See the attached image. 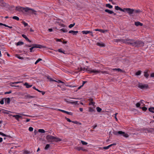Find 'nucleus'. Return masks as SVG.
I'll return each mask as SVG.
<instances>
[{"instance_id":"52","label":"nucleus","mask_w":154,"mask_h":154,"mask_svg":"<svg viewBox=\"0 0 154 154\" xmlns=\"http://www.w3.org/2000/svg\"><path fill=\"white\" fill-rule=\"evenodd\" d=\"M142 109L143 111H146L147 109V108L145 107H143L142 108L140 107Z\"/></svg>"},{"instance_id":"51","label":"nucleus","mask_w":154,"mask_h":154,"mask_svg":"<svg viewBox=\"0 0 154 154\" xmlns=\"http://www.w3.org/2000/svg\"><path fill=\"white\" fill-rule=\"evenodd\" d=\"M22 23L25 26H28V24L27 23L25 22L24 21L22 22Z\"/></svg>"},{"instance_id":"48","label":"nucleus","mask_w":154,"mask_h":154,"mask_svg":"<svg viewBox=\"0 0 154 154\" xmlns=\"http://www.w3.org/2000/svg\"><path fill=\"white\" fill-rule=\"evenodd\" d=\"M95 103L94 102H91L89 103V105L94 106Z\"/></svg>"},{"instance_id":"39","label":"nucleus","mask_w":154,"mask_h":154,"mask_svg":"<svg viewBox=\"0 0 154 154\" xmlns=\"http://www.w3.org/2000/svg\"><path fill=\"white\" fill-rule=\"evenodd\" d=\"M81 143H82V145H87L88 144V143L86 142H85V141H84L83 140H81Z\"/></svg>"},{"instance_id":"30","label":"nucleus","mask_w":154,"mask_h":154,"mask_svg":"<svg viewBox=\"0 0 154 154\" xmlns=\"http://www.w3.org/2000/svg\"><path fill=\"white\" fill-rule=\"evenodd\" d=\"M149 110L153 113H154V107H150L149 108Z\"/></svg>"},{"instance_id":"46","label":"nucleus","mask_w":154,"mask_h":154,"mask_svg":"<svg viewBox=\"0 0 154 154\" xmlns=\"http://www.w3.org/2000/svg\"><path fill=\"white\" fill-rule=\"evenodd\" d=\"M13 18L14 19L16 20H19V18L18 17H17L16 16H14L13 17Z\"/></svg>"},{"instance_id":"62","label":"nucleus","mask_w":154,"mask_h":154,"mask_svg":"<svg viewBox=\"0 0 154 154\" xmlns=\"http://www.w3.org/2000/svg\"><path fill=\"white\" fill-rule=\"evenodd\" d=\"M66 120L69 122H72V121H71L69 119L66 118Z\"/></svg>"},{"instance_id":"9","label":"nucleus","mask_w":154,"mask_h":154,"mask_svg":"<svg viewBox=\"0 0 154 154\" xmlns=\"http://www.w3.org/2000/svg\"><path fill=\"white\" fill-rule=\"evenodd\" d=\"M138 87L139 88L143 89L147 88H148V85H143L142 84H139Z\"/></svg>"},{"instance_id":"64","label":"nucleus","mask_w":154,"mask_h":154,"mask_svg":"<svg viewBox=\"0 0 154 154\" xmlns=\"http://www.w3.org/2000/svg\"><path fill=\"white\" fill-rule=\"evenodd\" d=\"M150 76L151 77H154V72L152 73L151 74Z\"/></svg>"},{"instance_id":"6","label":"nucleus","mask_w":154,"mask_h":154,"mask_svg":"<svg viewBox=\"0 0 154 154\" xmlns=\"http://www.w3.org/2000/svg\"><path fill=\"white\" fill-rule=\"evenodd\" d=\"M26 8H23L20 6H18L16 7V10L19 12H23V11L26 12L27 11Z\"/></svg>"},{"instance_id":"36","label":"nucleus","mask_w":154,"mask_h":154,"mask_svg":"<svg viewBox=\"0 0 154 154\" xmlns=\"http://www.w3.org/2000/svg\"><path fill=\"white\" fill-rule=\"evenodd\" d=\"M96 109L97 111L98 112H101V111L102 110V109L101 108H100V107H97Z\"/></svg>"},{"instance_id":"32","label":"nucleus","mask_w":154,"mask_h":154,"mask_svg":"<svg viewBox=\"0 0 154 154\" xmlns=\"http://www.w3.org/2000/svg\"><path fill=\"white\" fill-rule=\"evenodd\" d=\"M23 42H18L17 43L16 45L17 46L18 45H23Z\"/></svg>"},{"instance_id":"15","label":"nucleus","mask_w":154,"mask_h":154,"mask_svg":"<svg viewBox=\"0 0 154 154\" xmlns=\"http://www.w3.org/2000/svg\"><path fill=\"white\" fill-rule=\"evenodd\" d=\"M115 9L117 10H120L123 12H125L124 8L122 9L118 6H115Z\"/></svg>"},{"instance_id":"24","label":"nucleus","mask_w":154,"mask_h":154,"mask_svg":"<svg viewBox=\"0 0 154 154\" xmlns=\"http://www.w3.org/2000/svg\"><path fill=\"white\" fill-rule=\"evenodd\" d=\"M142 12V11H140V10L138 9V10H134V14H135V15L136 14H139L141 12Z\"/></svg>"},{"instance_id":"54","label":"nucleus","mask_w":154,"mask_h":154,"mask_svg":"<svg viewBox=\"0 0 154 154\" xmlns=\"http://www.w3.org/2000/svg\"><path fill=\"white\" fill-rule=\"evenodd\" d=\"M153 129H147V131L148 132H152L153 131Z\"/></svg>"},{"instance_id":"17","label":"nucleus","mask_w":154,"mask_h":154,"mask_svg":"<svg viewBox=\"0 0 154 154\" xmlns=\"http://www.w3.org/2000/svg\"><path fill=\"white\" fill-rule=\"evenodd\" d=\"M13 117H14L15 119L17 121H19V119L20 118V116L18 115H13Z\"/></svg>"},{"instance_id":"59","label":"nucleus","mask_w":154,"mask_h":154,"mask_svg":"<svg viewBox=\"0 0 154 154\" xmlns=\"http://www.w3.org/2000/svg\"><path fill=\"white\" fill-rule=\"evenodd\" d=\"M34 48H33V47L32 46V47L31 48H30L29 49V50H30V52H32L33 51H32V50L34 49Z\"/></svg>"},{"instance_id":"26","label":"nucleus","mask_w":154,"mask_h":154,"mask_svg":"<svg viewBox=\"0 0 154 154\" xmlns=\"http://www.w3.org/2000/svg\"><path fill=\"white\" fill-rule=\"evenodd\" d=\"M105 11L110 14H112L113 13V12L112 11L108 9H105Z\"/></svg>"},{"instance_id":"28","label":"nucleus","mask_w":154,"mask_h":154,"mask_svg":"<svg viewBox=\"0 0 154 154\" xmlns=\"http://www.w3.org/2000/svg\"><path fill=\"white\" fill-rule=\"evenodd\" d=\"M2 25L6 27H8L10 29H11L12 28V26H8L5 24H3L2 23H0V26H2Z\"/></svg>"},{"instance_id":"41","label":"nucleus","mask_w":154,"mask_h":154,"mask_svg":"<svg viewBox=\"0 0 154 154\" xmlns=\"http://www.w3.org/2000/svg\"><path fill=\"white\" fill-rule=\"evenodd\" d=\"M78 101H73V102H70V104H75V105H76L78 104Z\"/></svg>"},{"instance_id":"57","label":"nucleus","mask_w":154,"mask_h":154,"mask_svg":"<svg viewBox=\"0 0 154 154\" xmlns=\"http://www.w3.org/2000/svg\"><path fill=\"white\" fill-rule=\"evenodd\" d=\"M70 98H71V99H76V100H81V99H82V98H71V97H69Z\"/></svg>"},{"instance_id":"11","label":"nucleus","mask_w":154,"mask_h":154,"mask_svg":"<svg viewBox=\"0 0 154 154\" xmlns=\"http://www.w3.org/2000/svg\"><path fill=\"white\" fill-rule=\"evenodd\" d=\"M32 46L34 48H43L42 46L38 44H33L32 45Z\"/></svg>"},{"instance_id":"33","label":"nucleus","mask_w":154,"mask_h":154,"mask_svg":"<svg viewBox=\"0 0 154 154\" xmlns=\"http://www.w3.org/2000/svg\"><path fill=\"white\" fill-rule=\"evenodd\" d=\"M106 7H108L109 8H112V6L111 5L109 4H106Z\"/></svg>"},{"instance_id":"12","label":"nucleus","mask_w":154,"mask_h":154,"mask_svg":"<svg viewBox=\"0 0 154 154\" xmlns=\"http://www.w3.org/2000/svg\"><path fill=\"white\" fill-rule=\"evenodd\" d=\"M62 140L59 137L54 136V142H57L61 141Z\"/></svg>"},{"instance_id":"18","label":"nucleus","mask_w":154,"mask_h":154,"mask_svg":"<svg viewBox=\"0 0 154 154\" xmlns=\"http://www.w3.org/2000/svg\"><path fill=\"white\" fill-rule=\"evenodd\" d=\"M22 36L27 41L31 42V41L24 34L22 35Z\"/></svg>"},{"instance_id":"63","label":"nucleus","mask_w":154,"mask_h":154,"mask_svg":"<svg viewBox=\"0 0 154 154\" xmlns=\"http://www.w3.org/2000/svg\"><path fill=\"white\" fill-rule=\"evenodd\" d=\"M64 100L65 102H66L67 103H70V102H71L70 101H69L67 99H65Z\"/></svg>"},{"instance_id":"29","label":"nucleus","mask_w":154,"mask_h":154,"mask_svg":"<svg viewBox=\"0 0 154 154\" xmlns=\"http://www.w3.org/2000/svg\"><path fill=\"white\" fill-rule=\"evenodd\" d=\"M75 149L77 150L78 151H80L81 150H83V151L85 150V149H83L82 147H75Z\"/></svg>"},{"instance_id":"40","label":"nucleus","mask_w":154,"mask_h":154,"mask_svg":"<svg viewBox=\"0 0 154 154\" xmlns=\"http://www.w3.org/2000/svg\"><path fill=\"white\" fill-rule=\"evenodd\" d=\"M38 131L40 133H45V131L43 129H39L38 130Z\"/></svg>"},{"instance_id":"31","label":"nucleus","mask_w":154,"mask_h":154,"mask_svg":"<svg viewBox=\"0 0 154 154\" xmlns=\"http://www.w3.org/2000/svg\"><path fill=\"white\" fill-rule=\"evenodd\" d=\"M25 97L26 98H33L35 97L33 96H32L29 94L25 96Z\"/></svg>"},{"instance_id":"42","label":"nucleus","mask_w":154,"mask_h":154,"mask_svg":"<svg viewBox=\"0 0 154 154\" xmlns=\"http://www.w3.org/2000/svg\"><path fill=\"white\" fill-rule=\"evenodd\" d=\"M141 73V71H139L135 73V75H140Z\"/></svg>"},{"instance_id":"56","label":"nucleus","mask_w":154,"mask_h":154,"mask_svg":"<svg viewBox=\"0 0 154 154\" xmlns=\"http://www.w3.org/2000/svg\"><path fill=\"white\" fill-rule=\"evenodd\" d=\"M33 89L35 90H36L37 91H38L39 92H41V91H40L38 90V89L36 88H35V86L33 87Z\"/></svg>"},{"instance_id":"1","label":"nucleus","mask_w":154,"mask_h":154,"mask_svg":"<svg viewBox=\"0 0 154 154\" xmlns=\"http://www.w3.org/2000/svg\"><path fill=\"white\" fill-rule=\"evenodd\" d=\"M121 42L123 43L130 44L133 46H134L135 45V41L133 39H116L115 40V42Z\"/></svg>"},{"instance_id":"37","label":"nucleus","mask_w":154,"mask_h":154,"mask_svg":"<svg viewBox=\"0 0 154 154\" xmlns=\"http://www.w3.org/2000/svg\"><path fill=\"white\" fill-rule=\"evenodd\" d=\"M47 79H48L50 81H56V80H53L50 76H48Z\"/></svg>"},{"instance_id":"8","label":"nucleus","mask_w":154,"mask_h":154,"mask_svg":"<svg viewBox=\"0 0 154 154\" xmlns=\"http://www.w3.org/2000/svg\"><path fill=\"white\" fill-rule=\"evenodd\" d=\"M125 11H126L129 15L134 14V9L130 8H124Z\"/></svg>"},{"instance_id":"25","label":"nucleus","mask_w":154,"mask_h":154,"mask_svg":"<svg viewBox=\"0 0 154 154\" xmlns=\"http://www.w3.org/2000/svg\"><path fill=\"white\" fill-rule=\"evenodd\" d=\"M24 85L26 86V87L27 88H30L32 86V85H29V84L27 82H25L24 84Z\"/></svg>"},{"instance_id":"23","label":"nucleus","mask_w":154,"mask_h":154,"mask_svg":"<svg viewBox=\"0 0 154 154\" xmlns=\"http://www.w3.org/2000/svg\"><path fill=\"white\" fill-rule=\"evenodd\" d=\"M135 25L137 26H142L143 24L139 22H135Z\"/></svg>"},{"instance_id":"27","label":"nucleus","mask_w":154,"mask_h":154,"mask_svg":"<svg viewBox=\"0 0 154 154\" xmlns=\"http://www.w3.org/2000/svg\"><path fill=\"white\" fill-rule=\"evenodd\" d=\"M144 76L146 78H147L149 76V75L148 73V71H145L144 72Z\"/></svg>"},{"instance_id":"47","label":"nucleus","mask_w":154,"mask_h":154,"mask_svg":"<svg viewBox=\"0 0 154 154\" xmlns=\"http://www.w3.org/2000/svg\"><path fill=\"white\" fill-rule=\"evenodd\" d=\"M50 147V145L49 144H47L46 145L45 149V150H47Z\"/></svg>"},{"instance_id":"55","label":"nucleus","mask_w":154,"mask_h":154,"mask_svg":"<svg viewBox=\"0 0 154 154\" xmlns=\"http://www.w3.org/2000/svg\"><path fill=\"white\" fill-rule=\"evenodd\" d=\"M33 128L32 127H30L29 128V130L30 131H33Z\"/></svg>"},{"instance_id":"20","label":"nucleus","mask_w":154,"mask_h":154,"mask_svg":"<svg viewBox=\"0 0 154 154\" xmlns=\"http://www.w3.org/2000/svg\"><path fill=\"white\" fill-rule=\"evenodd\" d=\"M112 70L114 71H117L118 72H123L124 71L122 69H120L119 68H115L113 69Z\"/></svg>"},{"instance_id":"21","label":"nucleus","mask_w":154,"mask_h":154,"mask_svg":"<svg viewBox=\"0 0 154 154\" xmlns=\"http://www.w3.org/2000/svg\"><path fill=\"white\" fill-rule=\"evenodd\" d=\"M10 102V98H6L5 99V102L7 104H9Z\"/></svg>"},{"instance_id":"60","label":"nucleus","mask_w":154,"mask_h":154,"mask_svg":"<svg viewBox=\"0 0 154 154\" xmlns=\"http://www.w3.org/2000/svg\"><path fill=\"white\" fill-rule=\"evenodd\" d=\"M100 30L101 31H100V32H103V33H104L105 32H107V30H103V29H100Z\"/></svg>"},{"instance_id":"49","label":"nucleus","mask_w":154,"mask_h":154,"mask_svg":"<svg viewBox=\"0 0 154 154\" xmlns=\"http://www.w3.org/2000/svg\"><path fill=\"white\" fill-rule=\"evenodd\" d=\"M0 103L1 104H3L4 103V98H2L0 101Z\"/></svg>"},{"instance_id":"38","label":"nucleus","mask_w":154,"mask_h":154,"mask_svg":"<svg viewBox=\"0 0 154 154\" xmlns=\"http://www.w3.org/2000/svg\"><path fill=\"white\" fill-rule=\"evenodd\" d=\"M89 111L90 112H94L95 111V110L94 109L90 107L89 109Z\"/></svg>"},{"instance_id":"7","label":"nucleus","mask_w":154,"mask_h":154,"mask_svg":"<svg viewBox=\"0 0 154 154\" xmlns=\"http://www.w3.org/2000/svg\"><path fill=\"white\" fill-rule=\"evenodd\" d=\"M26 10H27V11H26V12H28L29 14H34L35 15L36 14V11L34 9L30 8L28 7L26 8Z\"/></svg>"},{"instance_id":"13","label":"nucleus","mask_w":154,"mask_h":154,"mask_svg":"<svg viewBox=\"0 0 154 154\" xmlns=\"http://www.w3.org/2000/svg\"><path fill=\"white\" fill-rule=\"evenodd\" d=\"M58 110L63 112L66 113L67 114L69 115H72V113L71 112H68L66 111L65 110H62V109H59Z\"/></svg>"},{"instance_id":"3","label":"nucleus","mask_w":154,"mask_h":154,"mask_svg":"<svg viewBox=\"0 0 154 154\" xmlns=\"http://www.w3.org/2000/svg\"><path fill=\"white\" fill-rule=\"evenodd\" d=\"M112 133L116 135H120L121 136H122L125 137H128L129 136V135L127 134L122 131H113L112 132Z\"/></svg>"},{"instance_id":"22","label":"nucleus","mask_w":154,"mask_h":154,"mask_svg":"<svg viewBox=\"0 0 154 154\" xmlns=\"http://www.w3.org/2000/svg\"><path fill=\"white\" fill-rule=\"evenodd\" d=\"M78 32V31H75L73 30H70L69 32V33H72L73 35H75Z\"/></svg>"},{"instance_id":"58","label":"nucleus","mask_w":154,"mask_h":154,"mask_svg":"<svg viewBox=\"0 0 154 154\" xmlns=\"http://www.w3.org/2000/svg\"><path fill=\"white\" fill-rule=\"evenodd\" d=\"M11 91H9L8 92H5V94H10L11 93Z\"/></svg>"},{"instance_id":"45","label":"nucleus","mask_w":154,"mask_h":154,"mask_svg":"<svg viewBox=\"0 0 154 154\" xmlns=\"http://www.w3.org/2000/svg\"><path fill=\"white\" fill-rule=\"evenodd\" d=\"M75 23L70 24L69 26V28H72V27H73V26H74V25H75Z\"/></svg>"},{"instance_id":"2","label":"nucleus","mask_w":154,"mask_h":154,"mask_svg":"<svg viewBox=\"0 0 154 154\" xmlns=\"http://www.w3.org/2000/svg\"><path fill=\"white\" fill-rule=\"evenodd\" d=\"M78 70H79L80 71H85V70L86 71L88 72L89 73H93L95 74H97L99 73L100 72V70L98 69H85V68H82L81 67L80 68H79Z\"/></svg>"},{"instance_id":"43","label":"nucleus","mask_w":154,"mask_h":154,"mask_svg":"<svg viewBox=\"0 0 154 154\" xmlns=\"http://www.w3.org/2000/svg\"><path fill=\"white\" fill-rule=\"evenodd\" d=\"M143 102H144L143 100H141L139 102L140 103V105H141L142 106H143L144 105H145Z\"/></svg>"},{"instance_id":"4","label":"nucleus","mask_w":154,"mask_h":154,"mask_svg":"<svg viewBox=\"0 0 154 154\" xmlns=\"http://www.w3.org/2000/svg\"><path fill=\"white\" fill-rule=\"evenodd\" d=\"M144 45V43L140 41H135V47H139L143 46Z\"/></svg>"},{"instance_id":"14","label":"nucleus","mask_w":154,"mask_h":154,"mask_svg":"<svg viewBox=\"0 0 154 154\" xmlns=\"http://www.w3.org/2000/svg\"><path fill=\"white\" fill-rule=\"evenodd\" d=\"M0 5L2 7H4L7 6V4L2 0H0Z\"/></svg>"},{"instance_id":"35","label":"nucleus","mask_w":154,"mask_h":154,"mask_svg":"<svg viewBox=\"0 0 154 154\" xmlns=\"http://www.w3.org/2000/svg\"><path fill=\"white\" fill-rule=\"evenodd\" d=\"M58 51V52L61 53H63L64 54H66V53H65V51H63L62 50V49H59Z\"/></svg>"},{"instance_id":"61","label":"nucleus","mask_w":154,"mask_h":154,"mask_svg":"<svg viewBox=\"0 0 154 154\" xmlns=\"http://www.w3.org/2000/svg\"><path fill=\"white\" fill-rule=\"evenodd\" d=\"M29 153V152L27 151H24L23 152L24 154H28Z\"/></svg>"},{"instance_id":"34","label":"nucleus","mask_w":154,"mask_h":154,"mask_svg":"<svg viewBox=\"0 0 154 154\" xmlns=\"http://www.w3.org/2000/svg\"><path fill=\"white\" fill-rule=\"evenodd\" d=\"M60 31H62L63 32H68V30L64 28H62L60 29Z\"/></svg>"},{"instance_id":"44","label":"nucleus","mask_w":154,"mask_h":154,"mask_svg":"<svg viewBox=\"0 0 154 154\" xmlns=\"http://www.w3.org/2000/svg\"><path fill=\"white\" fill-rule=\"evenodd\" d=\"M42 60V59L41 58H39L38 59L35 63V64H36Z\"/></svg>"},{"instance_id":"5","label":"nucleus","mask_w":154,"mask_h":154,"mask_svg":"<svg viewBox=\"0 0 154 154\" xmlns=\"http://www.w3.org/2000/svg\"><path fill=\"white\" fill-rule=\"evenodd\" d=\"M46 138L49 142H54V136L48 135L46 136Z\"/></svg>"},{"instance_id":"10","label":"nucleus","mask_w":154,"mask_h":154,"mask_svg":"<svg viewBox=\"0 0 154 154\" xmlns=\"http://www.w3.org/2000/svg\"><path fill=\"white\" fill-rule=\"evenodd\" d=\"M83 34H90V35L92 37L94 36V35L93 34L92 32L90 31H83L82 32Z\"/></svg>"},{"instance_id":"16","label":"nucleus","mask_w":154,"mask_h":154,"mask_svg":"<svg viewBox=\"0 0 154 154\" xmlns=\"http://www.w3.org/2000/svg\"><path fill=\"white\" fill-rule=\"evenodd\" d=\"M21 82H14L11 83H10V85L12 87L15 86V87H19V86H15V85H13V84H18L19 83H21Z\"/></svg>"},{"instance_id":"19","label":"nucleus","mask_w":154,"mask_h":154,"mask_svg":"<svg viewBox=\"0 0 154 154\" xmlns=\"http://www.w3.org/2000/svg\"><path fill=\"white\" fill-rule=\"evenodd\" d=\"M97 45L101 47H105V45L103 42H97Z\"/></svg>"},{"instance_id":"50","label":"nucleus","mask_w":154,"mask_h":154,"mask_svg":"<svg viewBox=\"0 0 154 154\" xmlns=\"http://www.w3.org/2000/svg\"><path fill=\"white\" fill-rule=\"evenodd\" d=\"M136 106L137 107H139L140 105V103L139 102L137 103H136Z\"/></svg>"},{"instance_id":"53","label":"nucleus","mask_w":154,"mask_h":154,"mask_svg":"<svg viewBox=\"0 0 154 154\" xmlns=\"http://www.w3.org/2000/svg\"><path fill=\"white\" fill-rule=\"evenodd\" d=\"M110 147V146L109 145L107 146H105L103 147V149H108Z\"/></svg>"}]
</instances>
